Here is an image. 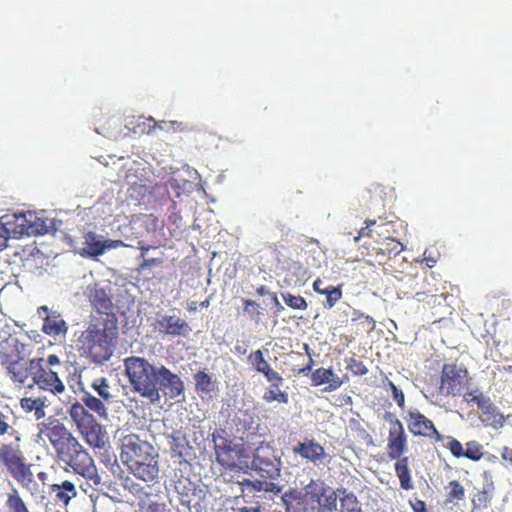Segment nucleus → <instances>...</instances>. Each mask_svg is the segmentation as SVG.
Segmentation results:
<instances>
[{
  "label": "nucleus",
  "instance_id": "obj_1",
  "mask_svg": "<svg viewBox=\"0 0 512 512\" xmlns=\"http://www.w3.org/2000/svg\"><path fill=\"white\" fill-rule=\"evenodd\" d=\"M38 436L48 439L57 461L64 464L66 470H72L95 486L102 483L93 457L62 422L48 419L39 423Z\"/></svg>",
  "mask_w": 512,
  "mask_h": 512
},
{
  "label": "nucleus",
  "instance_id": "obj_2",
  "mask_svg": "<svg viewBox=\"0 0 512 512\" xmlns=\"http://www.w3.org/2000/svg\"><path fill=\"white\" fill-rule=\"evenodd\" d=\"M124 367L132 390L152 402L160 399V389L167 390L170 398L184 392L181 378L163 365L156 367L145 358L131 356L124 360Z\"/></svg>",
  "mask_w": 512,
  "mask_h": 512
},
{
  "label": "nucleus",
  "instance_id": "obj_3",
  "mask_svg": "<svg viewBox=\"0 0 512 512\" xmlns=\"http://www.w3.org/2000/svg\"><path fill=\"white\" fill-rule=\"evenodd\" d=\"M118 336V323L112 319H89L77 338V348L82 357L102 365L112 357Z\"/></svg>",
  "mask_w": 512,
  "mask_h": 512
},
{
  "label": "nucleus",
  "instance_id": "obj_4",
  "mask_svg": "<svg viewBox=\"0 0 512 512\" xmlns=\"http://www.w3.org/2000/svg\"><path fill=\"white\" fill-rule=\"evenodd\" d=\"M13 440L0 442V468L6 471L23 489L33 493L39 484L34 479L31 464L22 447L21 434L13 430Z\"/></svg>",
  "mask_w": 512,
  "mask_h": 512
},
{
  "label": "nucleus",
  "instance_id": "obj_5",
  "mask_svg": "<svg viewBox=\"0 0 512 512\" xmlns=\"http://www.w3.org/2000/svg\"><path fill=\"white\" fill-rule=\"evenodd\" d=\"M385 419L390 427L387 438V455L390 460H396L395 473L399 479L400 487L404 490L413 488L409 459L404 454L408 451V437L402 422L392 413L387 412Z\"/></svg>",
  "mask_w": 512,
  "mask_h": 512
},
{
  "label": "nucleus",
  "instance_id": "obj_6",
  "mask_svg": "<svg viewBox=\"0 0 512 512\" xmlns=\"http://www.w3.org/2000/svg\"><path fill=\"white\" fill-rule=\"evenodd\" d=\"M67 413L78 433L89 446L93 448L105 446L106 432L103 426L82 403L79 401L72 403Z\"/></svg>",
  "mask_w": 512,
  "mask_h": 512
},
{
  "label": "nucleus",
  "instance_id": "obj_7",
  "mask_svg": "<svg viewBox=\"0 0 512 512\" xmlns=\"http://www.w3.org/2000/svg\"><path fill=\"white\" fill-rule=\"evenodd\" d=\"M469 383V372L463 364L445 363L440 372L438 392L444 397H459Z\"/></svg>",
  "mask_w": 512,
  "mask_h": 512
},
{
  "label": "nucleus",
  "instance_id": "obj_8",
  "mask_svg": "<svg viewBox=\"0 0 512 512\" xmlns=\"http://www.w3.org/2000/svg\"><path fill=\"white\" fill-rule=\"evenodd\" d=\"M300 497L321 512H333L337 508V493L321 479H312L300 491Z\"/></svg>",
  "mask_w": 512,
  "mask_h": 512
},
{
  "label": "nucleus",
  "instance_id": "obj_9",
  "mask_svg": "<svg viewBox=\"0 0 512 512\" xmlns=\"http://www.w3.org/2000/svg\"><path fill=\"white\" fill-rule=\"evenodd\" d=\"M304 349L309 357V362L307 365L299 369V374L306 376L311 374V385L314 387L326 384L322 389L323 392H333L339 389L343 385V380L334 373L332 367H320L312 371L314 360L311 349L308 344H304Z\"/></svg>",
  "mask_w": 512,
  "mask_h": 512
},
{
  "label": "nucleus",
  "instance_id": "obj_10",
  "mask_svg": "<svg viewBox=\"0 0 512 512\" xmlns=\"http://www.w3.org/2000/svg\"><path fill=\"white\" fill-rule=\"evenodd\" d=\"M280 461L275 451L269 452V456L264 457L258 453V491L273 492L275 494L281 491V487L274 482L280 475Z\"/></svg>",
  "mask_w": 512,
  "mask_h": 512
},
{
  "label": "nucleus",
  "instance_id": "obj_11",
  "mask_svg": "<svg viewBox=\"0 0 512 512\" xmlns=\"http://www.w3.org/2000/svg\"><path fill=\"white\" fill-rule=\"evenodd\" d=\"M31 369H34L32 383L28 388L37 385L40 389L51 392L54 395L60 394L65 390L64 383L60 380L58 374L45 367L44 358L31 359Z\"/></svg>",
  "mask_w": 512,
  "mask_h": 512
},
{
  "label": "nucleus",
  "instance_id": "obj_12",
  "mask_svg": "<svg viewBox=\"0 0 512 512\" xmlns=\"http://www.w3.org/2000/svg\"><path fill=\"white\" fill-rule=\"evenodd\" d=\"M88 301L95 313H91L89 319H100L106 321L112 319L114 323H118V318L114 312V304L112 302L109 291L98 284H94L89 288Z\"/></svg>",
  "mask_w": 512,
  "mask_h": 512
},
{
  "label": "nucleus",
  "instance_id": "obj_13",
  "mask_svg": "<svg viewBox=\"0 0 512 512\" xmlns=\"http://www.w3.org/2000/svg\"><path fill=\"white\" fill-rule=\"evenodd\" d=\"M152 326L155 332L171 337H186L191 332L186 320L176 315L158 313Z\"/></svg>",
  "mask_w": 512,
  "mask_h": 512
},
{
  "label": "nucleus",
  "instance_id": "obj_14",
  "mask_svg": "<svg viewBox=\"0 0 512 512\" xmlns=\"http://www.w3.org/2000/svg\"><path fill=\"white\" fill-rule=\"evenodd\" d=\"M407 426L414 436H421L442 442L444 437L435 427L434 423L419 411H409L407 415Z\"/></svg>",
  "mask_w": 512,
  "mask_h": 512
},
{
  "label": "nucleus",
  "instance_id": "obj_15",
  "mask_svg": "<svg viewBox=\"0 0 512 512\" xmlns=\"http://www.w3.org/2000/svg\"><path fill=\"white\" fill-rule=\"evenodd\" d=\"M120 448V457L122 462L129 463V461L133 460L137 456H141L145 452L152 451L154 446L150 442L141 439L139 435L129 433L121 438Z\"/></svg>",
  "mask_w": 512,
  "mask_h": 512
},
{
  "label": "nucleus",
  "instance_id": "obj_16",
  "mask_svg": "<svg viewBox=\"0 0 512 512\" xmlns=\"http://www.w3.org/2000/svg\"><path fill=\"white\" fill-rule=\"evenodd\" d=\"M36 219L35 214L32 212L19 213L13 216V222H7V225H11V232L15 236L23 235H37L41 233L38 225L34 222Z\"/></svg>",
  "mask_w": 512,
  "mask_h": 512
},
{
  "label": "nucleus",
  "instance_id": "obj_17",
  "mask_svg": "<svg viewBox=\"0 0 512 512\" xmlns=\"http://www.w3.org/2000/svg\"><path fill=\"white\" fill-rule=\"evenodd\" d=\"M287 512H321L317 507L310 505L300 497V490L290 489L282 496Z\"/></svg>",
  "mask_w": 512,
  "mask_h": 512
},
{
  "label": "nucleus",
  "instance_id": "obj_18",
  "mask_svg": "<svg viewBox=\"0 0 512 512\" xmlns=\"http://www.w3.org/2000/svg\"><path fill=\"white\" fill-rule=\"evenodd\" d=\"M293 452L311 462L321 461L325 457V450L323 446L317 443L314 439L300 442L293 448Z\"/></svg>",
  "mask_w": 512,
  "mask_h": 512
},
{
  "label": "nucleus",
  "instance_id": "obj_19",
  "mask_svg": "<svg viewBox=\"0 0 512 512\" xmlns=\"http://www.w3.org/2000/svg\"><path fill=\"white\" fill-rule=\"evenodd\" d=\"M50 492L54 495L56 503L64 506H67L78 494L75 483L70 480L52 484Z\"/></svg>",
  "mask_w": 512,
  "mask_h": 512
},
{
  "label": "nucleus",
  "instance_id": "obj_20",
  "mask_svg": "<svg viewBox=\"0 0 512 512\" xmlns=\"http://www.w3.org/2000/svg\"><path fill=\"white\" fill-rule=\"evenodd\" d=\"M129 470L136 478L144 482H154L159 476L158 459H148L146 463L134 465Z\"/></svg>",
  "mask_w": 512,
  "mask_h": 512
},
{
  "label": "nucleus",
  "instance_id": "obj_21",
  "mask_svg": "<svg viewBox=\"0 0 512 512\" xmlns=\"http://www.w3.org/2000/svg\"><path fill=\"white\" fill-rule=\"evenodd\" d=\"M478 400V408L485 416L484 421L494 427L502 426L504 423V416L499 412L490 399L488 397H480Z\"/></svg>",
  "mask_w": 512,
  "mask_h": 512
},
{
  "label": "nucleus",
  "instance_id": "obj_22",
  "mask_svg": "<svg viewBox=\"0 0 512 512\" xmlns=\"http://www.w3.org/2000/svg\"><path fill=\"white\" fill-rule=\"evenodd\" d=\"M101 236L94 232H87L84 235V246L80 251V255L83 257L96 258L104 253L103 240Z\"/></svg>",
  "mask_w": 512,
  "mask_h": 512
},
{
  "label": "nucleus",
  "instance_id": "obj_23",
  "mask_svg": "<svg viewBox=\"0 0 512 512\" xmlns=\"http://www.w3.org/2000/svg\"><path fill=\"white\" fill-rule=\"evenodd\" d=\"M42 331L47 335L55 337L65 335L68 331V326L59 314L52 313L44 318Z\"/></svg>",
  "mask_w": 512,
  "mask_h": 512
},
{
  "label": "nucleus",
  "instance_id": "obj_24",
  "mask_svg": "<svg viewBox=\"0 0 512 512\" xmlns=\"http://www.w3.org/2000/svg\"><path fill=\"white\" fill-rule=\"evenodd\" d=\"M167 438L169 440L172 457L179 459L184 458L188 447L186 434L181 429H177L173 430Z\"/></svg>",
  "mask_w": 512,
  "mask_h": 512
},
{
  "label": "nucleus",
  "instance_id": "obj_25",
  "mask_svg": "<svg viewBox=\"0 0 512 512\" xmlns=\"http://www.w3.org/2000/svg\"><path fill=\"white\" fill-rule=\"evenodd\" d=\"M494 489L493 482H487L481 489L477 490L471 499L472 510L487 509L491 503Z\"/></svg>",
  "mask_w": 512,
  "mask_h": 512
},
{
  "label": "nucleus",
  "instance_id": "obj_26",
  "mask_svg": "<svg viewBox=\"0 0 512 512\" xmlns=\"http://www.w3.org/2000/svg\"><path fill=\"white\" fill-rule=\"evenodd\" d=\"M236 310L235 318L237 321L243 323L248 320H253L256 314V301L244 300L243 302H233Z\"/></svg>",
  "mask_w": 512,
  "mask_h": 512
},
{
  "label": "nucleus",
  "instance_id": "obj_27",
  "mask_svg": "<svg viewBox=\"0 0 512 512\" xmlns=\"http://www.w3.org/2000/svg\"><path fill=\"white\" fill-rule=\"evenodd\" d=\"M21 408L26 412H34L36 420H40L45 417V399L43 398H32L24 397L20 400Z\"/></svg>",
  "mask_w": 512,
  "mask_h": 512
},
{
  "label": "nucleus",
  "instance_id": "obj_28",
  "mask_svg": "<svg viewBox=\"0 0 512 512\" xmlns=\"http://www.w3.org/2000/svg\"><path fill=\"white\" fill-rule=\"evenodd\" d=\"M5 507L8 512H26L28 507L21 497L18 489L14 486L6 494Z\"/></svg>",
  "mask_w": 512,
  "mask_h": 512
},
{
  "label": "nucleus",
  "instance_id": "obj_29",
  "mask_svg": "<svg viewBox=\"0 0 512 512\" xmlns=\"http://www.w3.org/2000/svg\"><path fill=\"white\" fill-rule=\"evenodd\" d=\"M269 383L270 386L264 392L263 399L266 402L277 401L278 403L287 404L289 401L288 394L280 389L283 382L274 381Z\"/></svg>",
  "mask_w": 512,
  "mask_h": 512
},
{
  "label": "nucleus",
  "instance_id": "obj_30",
  "mask_svg": "<svg viewBox=\"0 0 512 512\" xmlns=\"http://www.w3.org/2000/svg\"><path fill=\"white\" fill-rule=\"evenodd\" d=\"M105 401L93 396L89 392H84L81 398V402L85 408L95 412L100 417L107 416V409L104 404Z\"/></svg>",
  "mask_w": 512,
  "mask_h": 512
},
{
  "label": "nucleus",
  "instance_id": "obj_31",
  "mask_svg": "<svg viewBox=\"0 0 512 512\" xmlns=\"http://www.w3.org/2000/svg\"><path fill=\"white\" fill-rule=\"evenodd\" d=\"M195 391L200 395L210 394L214 390L212 377L205 371H198L194 375Z\"/></svg>",
  "mask_w": 512,
  "mask_h": 512
},
{
  "label": "nucleus",
  "instance_id": "obj_32",
  "mask_svg": "<svg viewBox=\"0 0 512 512\" xmlns=\"http://www.w3.org/2000/svg\"><path fill=\"white\" fill-rule=\"evenodd\" d=\"M254 285L250 281L238 282L234 285L233 302H243L244 300H253Z\"/></svg>",
  "mask_w": 512,
  "mask_h": 512
},
{
  "label": "nucleus",
  "instance_id": "obj_33",
  "mask_svg": "<svg viewBox=\"0 0 512 512\" xmlns=\"http://www.w3.org/2000/svg\"><path fill=\"white\" fill-rule=\"evenodd\" d=\"M338 492L343 493V497L340 499L341 512H362L361 505L352 492L346 493L345 489H338Z\"/></svg>",
  "mask_w": 512,
  "mask_h": 512
},
{
  "label": "nucleus",
  "instance_id": "obj_34",
  "mask_svg": "<svg viewBox=\"0 0 512 512\" xmlns=\"http://www.w3.org/2000/svg\"><path fill=\"white\" fill-rule=\"evenodd\" d=\"M446 489H448L446 495V503H452L454 501L463 500L465 497V489L458 480H452L448 483Z\"/></svg>",
  "mask_w": 512,
  "mask_h": 512
},
{
  "label": "nucleus",
  "instance_id": "obj_35",
  "mask_svg": "<svg viewBox=\"0 0 512 512\" xmlns=\"http://www.w3.org/2000/svg\"><path fill=\"white\" fill-rule=\"evenodd\" d=\"M92 388L97 392V394L100 396V398L105 402H110L111 399L113 398V395L111 394V387L109 385V382L104 377L96 378L92 382Z\"/></svg>",
  "mask_w": 512,
  "mask_h": 512
},
{
  "label": "nucleus",
  "instance_id": "obj_36",
  "mask_svg": "<svg viewBox=\"0 0 512 512\" xmlns=\"http://www.w3.org/2000/svg\"><path fill=\"white\" fill-rule=\"evenodd\" d=\"M321 295L326 296V304L325 307L332 308L341 298H342V289L341 285L332 286L328 285L323 288Z\"/></svg>",
  "mask_w": 512,
  "mask_h": 512
},
{
  "label": "nucleus",
  "instance_id": "obj_37",
  "mask_svg": "<svg viewBox=\"0 0 512 512\" xmlns=\"http://www.w3.org/2000/svg\"><path fill=\"white\" fill-rule=\"evenodd\" d=\"M482 445L477 441H469L466 443V448L464 449V456L472 461H479L482 456Z\"/></svg>",
  "mask_w": 512,
  "mask_h": 512
},
{
  "label": "nucleus",
  "instance_id": "obj_38",
  "mask_svg": "<svg viewBox=\"0 0 512 512\" xmlns=\"http://www.w3.org/2000/svg\"><path fill=\"white\" fill-rule=\"evenodd\" d=\"M285 304L293 309L305 310L307 308L306 300L300 295L290 293L283 295Z\"/></svg>",
  "mask_w": 512,
  "mask_h": 512
},
{
  "label": "nucleus",
  "instance_id": "obj_39",
  "mask_svg": "<svg viewBox=\"0 0 512 512\" xmlns=\"http://www.w3.org/2000/svg\"><path fill=\"white\" fill-rule=\"evenodd\" d=\"M381 250L387 252L389 255L397 256L404 250V245L395 238L386 237L384 248Z\"/></svg>",
  "mask_w": 512,
  "mask_h": 512
},
{
  "label": "nucleus",
  "instance_id": "obj_40",
  "mask_svg": "<svg viewBox=\"0 0 512 512\" xmlns=\"http://www.w3.org/2000/svg\"><path fill=\"white\" fill-rule=\"evenodd\" d=\"M106 122H107V124H109L108 128H106L104 126H100L99 128L96 129V131L99 134H102L103 136H105L107 138L117 139L119 137V133L113 131L111 129V126H119L121 124L119 118L111 117V118L107 119Z\"/></svg>",
  "mask_w": 512,
  "mask_h": 512
},
{
  "label": "nucleus",
  "instance_id": "obj_41",
  "mask_svg": "<svg viewBox=\"0 0 512 512\" xmlns=\"http://www.w3.org/2000/svg\"><path fill=\"white\" fill-rule=\"evenodd\" d=\"M448 442L445 444V447L451 452V454L456 458H461L464 456V448L461 442L453 437H447Z\"/></svg>",
  "mask_w": 512,
  "mask_h": 512
},
{
  "label": "nucleus",
  "instance_id": "obj_42",
  "mask_svg": "<svg viewBox=\"0 0 512 512\" xmlns=\"http://www.w3.org/2000/svg\"><path fill=\"white\" fill-rule=\"evenodd\" d=\"M158 458H159V454L157 453L155 448H153L152 451L145 452V453H143V455L137 456L133 460L129 461V463H125V464L130 469V468H133L134 465L137 466V465L146 463L148 461V459L153 460V459H158Z\"/></svg>",
  "mask_w": 512,
  "mask_h": 512
},
{
  "label": "nucleus",
  "instance_id": "obj_43",
  "mask_svg": "<svg viewBox=\"0 0 512 512\" xmlns=\"http://www.w3.org/2000/svg\"><path fill=\"white\" fill-rule=\"evenodd\" d=\"M348 369L356 376H364L368 373L366 365L353 357L349 360Z\"/></svg>",
  "mask_w": 512,
  "mask_h": 512
},
{
  "label": "nucleus",
  "instance_id": "obj_44",
  "mask_svg": "<svg viewBox=\"0 0 512 512\" xmlns=\"http://www.w3.org/2000/svg\"><path fill=\"white\" fill-rule=\"evenodd\" d=\"M385 386L389 387L392 392V397L400 408H404L405 396L401 389H399L392 381L387 380Z\"/></svg>",
  "mask_w": 512,
  "mask_h": 512
},
{
  "label": "nucleus",
  "instance_id": "obj_45",
  "mask_svg": "<svg viewBox=\"0 0 512 512\" xmlns=\"http://www.w3.org/2000/svg\"><path fill=\"white\" fill-rule=\"evenodd\" d=\"M140 512H171L165 503L150 502L140 506Z\"/></svg>",
  "mask_w": 512,
  "mask_h": 512
},
{
  "label": "nucleus",
  "instance_id": "obj_46",
  "mask_svg": "<svg viewBox=\"0 0 512 512\" xmlns=\"http://www.w3.org/2000/svg\"><path fill=\"white\" fill-rule=\"evenodd\" d=\"M376 224V220L367 219L365 221V227H362L358 234L354 237V242H358L362 237H371L372 229L371 227Z\"/></svg>",
  "mask_w": 512,
  "mask_h": 512
},
{
  "label": "nucleus",
  "instance_id": "obj_47",
  "mask_svg": "<svg viewBox=\"0 0 512 512\" xmlns=\"http://www.w3.org/2000/svg\"><path fill=\"white\" fill-rule=\"evenodd\" d=\"M13 430L15 429L8 423V417L0 411V436L6 434L11 436Z\"/></svg>",
  "mask_w": 512,
  "mask_h": 512
},
{
  "label": "nucleus",
  "instance_id": "obj_48",
  "mask_svg": "<svg viewBox=\"0 0 512 512\" xmlns=\"http://www.w3.org/2000/svg\"><path fill=\"white\" fill-rule=\"evenodd\" d=\"M439 253H433L432 251L426 249L423 253L422 262H425L427 267L432 268L438 262Z\"/></svg>",
  "mask_w": 512,
  "mask_h": 512
},
{
  "label": "nucleus",
  "instance_id": "obj_49",
  "mask_svg": "<svg viewBox=\"0 0 512 512\" xmlns=\"http://www.w3.org/2000/svg\"><path fill=\"white\" fill-rule=\"evenodd\" d=\"M163 263L162 258H145L138 266V271H144L153 266L161 265Z\"/></svg>",
  "mask_w": 512,
  "mask_h": 512
},
{
  "label": "nucleus",
  "instance_id": "obj_50",
  "mask_svg": "<svg viewBox=\"0 0 512 512\" xmlns=\"http://www.w3.org/2000/svg\"><path fill=\"white\" fill-rule=\"evenodd\" d=\"M229 454V450H226L224 448H221V449H216V457H217V461L223 465V466H227V467H230L233 465V462H230L227 458Z\"/></svg>",
  "mask_w": 512,
  "mask_h": 512
},
{
  "label": "nucleus",
  "instance_id": "obj_51",
  "mask_svg": "<svg viewBox=\"0 0 512 512\" xmlns=\"http://www.w3.org/2000/svg\"><path fill=\"white\" fill-rule=\"evenodd\" d=\"M103 246H104V252L107 249H115L118 247H133L132 245L126 244L122 240H112V239L103 240Z\"/></svg>",
  "mask_w": 512,
  "mask_h": 512
},
{
  "label": "nucleus",
  "instance_id": "obj_52",
  "mask_svg": "<svg viewBox=\"0 0 512 512\" xmlns=\"http://www.w3.org/2000/svg\"><path fill=\"white\" fill-rule=\"evenodd\" d=\"M463 398L467 403H476L478 405V402L480 397H485L481 392H478V390L468 391L466 393H463Z\"/></svg>",
  "mask_w": 512,
  "mask_h": 512
},
{
  "label": "nucleus",
  "instance_id": "obj_53",
  "mask_svg": "<svg viewBox=\"0 0 512 512\" xmlns=\"http://www.w3.org/2000/svg\"><path fill=\"white\" fill-rule=\"evenodd\" d=\"M409 504H410L413 512H428L426 503L423 500H420V499L410 500Z\"/></svg>",
  "mask_w": 512,
  "mask_h": 512
},
{
  "label": "nucleus",
  "instance_id": "obj_54",
  "mask_svg": "<svg viewBox=\"0 0 512 512\" xmlns=\"http://www.w3.org/2000/svg\"><path fill=\"white\" fill-rule=\"evenodd\" d=\"M357 320H362V323L366 325V331H372L375 328V321L372 317L364 314H360L357 318Z\"/></svg>",
  "mask_w": 512,
  "mask_h": 512
},
{
  "label": "nucleus",
  "instance_id": "obj_55",
  "mask_svg": "<svg viewBox=\"0 0 512 512\" xmlns=\"http://www.w3.org/2000/svg\"><path fill=\"white\" fill-rule=\"evenodd\" d=\"M263 375L265 376L268 382H283V378L281 377V375L272 368L270 370L264 371Z\"/></svg>",
  "mask_w": 512,
  "mask_h": 512
},
{
  "label": "nucleus",
  "instance_id": "obj_56",
  "mask_svg": "<svg viewBox=\"0 0 512 512\" xmlns=\"http://www.w3.org/2000/svg\"><path fill=\"white\" fill-rule=\"evenodd\" d=\"M9 229L0 225V251H2L7 246V241L9 239Z\"/></svg>",
  "mask_w": 512,
  "mask_h": 512
},
{
  "label": "nucleus",
  "instance_id": "obj_57",
  "mask_svg": "<svg viewBox=\"0 0 512 512\" xmlns=\"http://www.w3.org/2000/svg\"><path fill=\"white\" fill-rule=\"evenodd\" d=\"M137 249L140 250V255H139V258H141L142 260H144L146 258V255L148 253V251L152 248L150 245H147L144 241L142 240H139L137 242V246H136Z\"/></svg>",
  "mask_w": 512,
  "mask_h": 512
},
{
  "label": "nucleus",
  "instance_id": "obj_58",
  "mask_svg": "<svg viewBox=\"0 0 512 512\" xmlns=\"http://www.w3.org/2000/svg\"><path fill=\"white\" fill-rule=\"evenodd\" d=\"M270 365L263 359L262 352L258 350V372L264 373V371L270 370Z\"/></svg>",
  "mask_w": 512,
  "mask_h": 512
},
{
  "label": "nucleus",
  "instance_id": "obj_59",
  "mask_svg": "<svg viewBox=\"0 0 512 512\" xmlns=\"http://www.w3.org/2000/svg\"><path fill=\"white\" fill-rule=\"evenodd\" d=\"M275 451L268 443L260 442L258 444V453L264 457L269 456V452Z\"/></svg>",
  "mask_w": 512,
  "mask_h": 512
},
{
  "label": "nucleus",
  "instance_id": "obj_60",
  "mask_svg": "<svg viewBox=\"0 0 512 512\" xmlns=\"http://www.w3.org/2000/svg\"><path fill=\"white\" fill-rule=\"evenodd\" d=\"M501 456L504 461L512 464V447H504Z\"/></svg>",
  "mask_w": 512,
  "mask_h": 512
},
{
  "label": "nucleus",
  "instance_id": "obj_61",
  "mask_svg": "<svg viewBox=\"0 0 512 512\" xmlns=\"http://www.w3.org/2000/svg\"><path fill=\"white\" fill-rule=\"evenodd\" d=\"M45 363L48 365V366H56V365H59L60 364V359L57 355L55 354H50L47 359L45 360Z\"/></svg>",
  "mask_w": 512,
  "mask_h": 512
},
{
  "label": "nucleus",
  "instance_id": "obj_62",
  "mask_svg": "<svg viewBox=\"0 0 512 512\" xmlns=\"http://www.w3.org/2000/svg\"><path fill=\"white\" fill-rule=\"evenodd\" d=\"M323 285V281L321 279H316L314 282H313V290L318 293V294H321L322 291H323V288L322 287Z\"/></svg>",
  "mask_w": 512,
  "mask_h": 512
},
{
  "label": "nucleus",
  "instance_id": "obj_63",
  "mask_svg": "<svg viewBox=\"0 0 512 512\" xmlns=\"http://www.w3.org/2000/svg\"><path fill=\"white\" fill-rule=\"evenodd\" d=\"M146 120L149 122V124H150V123H153V126H150V125H149V129H148L147 133H150V132H151L152 130H154L157 126H158L159 128H161V126H160V125L155 121V119H154L153 117H149V118H147Z\"/></svg>",
  "mask_w": 512,
  "mask_h": 512
},
{
  "label": "nucleus",
  "instance_id": "obj_64",
  "mask_svg": "<svg viewBox=\"0 0 512 512\" xmlns=\"http://www.w3.org/2000/svg\"><path fill=\"white\" fill-rule=\"evenodd\" d=\"M197 309H198V307H197V303H196L195 301H192V302H190V303L188 304V310H189L190 312H196V311H197Z\"/></svg>",
  "mask_w": 512,
  "mask_h": 512
}]
</instances>
